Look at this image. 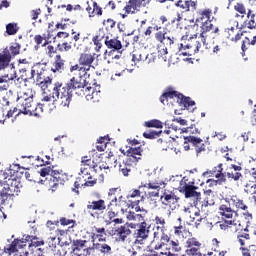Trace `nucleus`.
Listing matches in <instances>:
<instances>
[{
	"instance_id": "nucleus-1",
	"label": "nucleus",
	"mask_w": 256,
	"mask_h": 256,
	"mask_svg": "<svg viewBox=\"0 0 256 256\" xmlns=\"http://www.w3.org/2000/svg\"><path fill=\"white\" fill-rule=\"evenodd\" d=\"M213 22L211 20L202 22L201 33L198 40L197 38H189L184 44L181 43L179 46V51H181L184 57H193L196 53H204L206 51H211V45L207 43V33L213 31V33H219V28H214Z\"/></svg>"
},
{
	"instance_id": "nucleus-2",
	"label": "nucleus",
	"mask_w": 256,
	"mask_h": 256,
	"mask_svg": "<svg viewBox=\"0 0 256 256\" xmlns=\"http://www.w3.org/2000/svg\"><path fill=\"white\" fill-rule=\"evenodd\" d=\"M85 83H87V76L84 77L83 82H81V78L78 81L75 77L71 78L70 81L64 85L61 82H56L52 88V97L54 99H59L60 97V106L69 107L73 99V91H75V89H85Z\"/></svg>"
},
{
	"instance_id": "nucleus-3",
	"label": "nucleus",
	"mask_w": 256,
	"mask_h": 256,
	"mask_svg": "<svg viewBox=\"0 0 256 256\" xmlns=\"http://www.w3.org/2000/svg\"><path fill=\"white\" fill-rule=\"evenodd\" d=\"M119 207L120 205L114 204V202H109V204L106 205L105 200L99 199L88 201L86 209L92 217L97 218L99 217V215H101V213H104L107 210L108 220L106 221V225H111V221H113L115 217L119 215Z\"/></svg>"
},
{
	"instance_id": "nucleus-4",
	"label": "nucleus",
	"mask_w": 256,
	"mask_h": 256,
	"mask_svg": "<svg viewBox=\"0 0 256 256\" xmlns=\"http://www.w3.org/2000/svg\"><path fill=\"white\" fill-rule=\"evenodd\" d=\"M169 99H176L180 107H184L187 111H195V101L191 97H187L181 94V92L176 91L173 87L166 88V91L160 96V103L167 105Z\"/></svg>"
},
{
	"instance_id": "nucleus-5",
	"label": "nucleus",
	"mask_w": 256,
	"mask_h": 256,
	"mask_svg": "<svg viewBox=\"0 0 256 256\" xmlns=\"http://www.w3.org/2000/svg\"><path fill=\"white\" fill-rule=\"evenodd\" d=\"M143 154V149L141 148H131L126 150V158L119 162L118 171L124 177H129V173L133 171V167L141 161Z\"/></svg>"
},
{
	"instance_id": "nucleus-6",
	"label": "nucleus",
	"mask_w": 256,
	"mask_h": 256,
	"mask_svg": "<svg viewBox=\"0 0 256 256\" xmlns=\"http://www.w3.org/2000/svg\"><path fill=\"white\" fill-rule=\"evenodd\" d=\"M144 201L145 196H141L140 200H135L130 203V207L131 209H134V211L130 210L126 213L127 221H133L134 223H137L136 225H139V223H147L149 211L139 205Z\"/></svg>"
},
{
	"instance_id": "nucleus-7",
	"label": "nucleus",
	"mask_w": 256,
	"mask_h": 256,
	"mask_svg": "<svg viewBox=\"0 0 256 256\" xmlns=\"http://www.w3.org/2000/svg\"><path fill=\"white\" fill-rule=\"evenodd\" d=\"M21 183L17 179L9 178L3 183L0 182V205H5L9 197L21 192Z\"/></svg>"
},
{
	"instance_id": "nucleus-8",
	"label": "nucleus",
	"mask_w": 256,
	"mask_h": 256,
	"mask_svg": "<svg viewBox=\"0 0 256 256\" xmlns=\"http://www.w3.org/2000/svg\"><path fill=\"white\" fill-rule=\"evenodd\" d=\"M153 32H155V40L160 43V45L171 47V45L175 43V37L167 36V29L157 24H155L154 26H148L146 31L144 32V35L145 37H151V35H153Z\"/></svg>"
},
{
	"instance_id": "nucleus-9",
	"label": "nucleus",
	"mask_w": 256,
	"mask_h": 256,
	"mask_svg": "<svg viewBox=\"0 0 256 256\" xmlns=\"http://www.w3.org/2000/svg\"><path fill=\"white\" fill-rule=\"evenodd\" d=\"M19 112L16 115H29L34 117H41L43 114V104H35L33 102V97H28L22 100L19 104Z\"/></svg>"
},
{
	"instance_id": "nucleus-10",
	"label": "nucleus",
	"mask_w": 256,
	"mask_h": 256,
	"mask_svg": "<svg viewBox=\"0 0 256 256\" xmlns=\"http://www.w3.org/2000/svg\"><path fill=\"white\" fill-rule=\"evenodd\" d=\"M197 189H199V186L192 184L187 176H184L181 179L178 187V191L183 193L186 199H191V197H193L196 201H200L201 192H197Z\"/></svg>"
},
{
	"instance_id": "nucleus-11",
	"label": "nucleus",
	"mask_w": 256,
	"mask_h": 256,
	"mask_svg": "<svg viewBox=\"0 0 256 256\" xmlns=\"http://www.w3.org/2000/svg\"><path fill=\"white\" fill-rule=\"evenodd\" d=\"M184 248L186 256H207L201 252V249H203V244L196 237L186 239Z\"/></svg>"
},
{
	"instance_id": "nucleus-12",
	"label": "nucleus",
	"mask_w": 256,
	"mask_h": 256,
	"mask_svg": "<svg viewBox=\"0 0 256 256\" xmlns=\"http://www.w3.org/2000/svg\"><path fill=\"white\" fill-rule=\"evenodd\" d=\"M128 227H130V229H136V240L134 241V245H137L139 241H145V239H149V233H151V225H149L147 222L139 224L130 223Z\"/></svg>"
},
{
	"instance_id": "nucleus-13",
	"label": "nucleus",
	"mask_w": 256,
	"mask_h": 256,
	"mask_svg": "<svg viewBox=\"0 0 256 256\" xmlns=\"http://www.w3.org/2000/svg\"><path fill=\"white\" fill-rule=\"evenodd\" d=\"M36 83L44 93H47V91H49V87H51L53 83V78L49 76L46 70H42L37 73Z\"/></svg>"
},
{
	"instance_id": "nucleus-14",
	"label": "nucleus",
	"mask_w": 256,
	"mask_h": 256,
	"mask_svg": "<svg viewBox=\"0 0 256 256\" xmlns=\"http://www.w3.org/2000/svg\"><path fill=\"white\" fill-rule=\"evenodd\" d=\"M65 63L66 61L63 59V56H61V54H57L51 62L50 71H52V73L55 75L65 73L67 70V65Z\"/></svg>"
},
{
	"instance_id": "nucleus-15",
	"label": "nucleus",
	"mask_w": 256,
	"mask_h": 256,
	"mask_svg": "<svg viewBox=\"0 0 256 256\" xmlns=\"http://www.w3.org/2000/svg\"><path fill=\"white\" fill-rule=\"evenodd\" d=\"M186 141H189L193 147H195V151L197 155L199 153H203L209 149V142H204L203 139L195 137V136H186Z\"/></svg>"
},
{
	"instance_id": "nucleus-16",
	"label": "nucleus",
	"mask_w": 256,
	"mask_h": 256,
	"mask_svg": "<svg viewBox=\"0 0 256 256\" xmlns=\"http://www.w3.org/2000/svg\"><path fill=\"white\" fill-rule=\"evenodd\" d=\"M151 3V0H130L124 7L126 13H135L140 11L141 7H147Z\"/></svg>"
},
{
	"instance_id": "nucleus-17",
	"label": "nucleus",
	"mask_w": 256,
	"mask_h": 256,
	"mask_svg": "<svg viewBox=\"0 0 256 256\" xmlns=\"http://www.w3.org/2000/svg\"><path fill=\"white\" fill-rule=\"evenodd\" d=\"M94 61H95V54H91L87 52L81 53L78 59L79 65L83 66L86 72L91 71V67Z\"/></svg>"
},
{
	"instance_id": "nucleus-18",
	"label": "nucleus",
	"mask_w": 256,
	"mask_h": 256,
	"mask_svg": "<svg viewBox=\"0 0 256 256\" xmlns=\"http://www.w3.org/2000/svg\"><path fill=\"white\" fill-rule=\"evenodd\" d=\"M104 45L112 51H121L123 49V43L119 40V37H113V35H106L104 39Z\"/></svg>"
},
{
	"instance_id": "nucleus-19",
	"label": "nucleus",
	"mask_w": 256,
	"mask_h": 256,
	"mask_svg": "<svg viewBox=\"0 0 256 256\" xmlns=\"http://www.w3.org/2000/svg\"><path fill=\"white\" fill-rule=\"evenodd\" d=\"M0 53H7L8 54V63H11V59L13 57H17L21 53V44L14 42L11 43L9 47L0 49Z\"/></svg>"
},
{
	"instance_id": "nucleus-20",
	"label": "nucleus",
	"mask_w": 256,
	"mask_h": 256,
	"mask_svg": "<svg viewBox=\"0 0 256 256\" xmlns=\"http://www.w3.org/2000/svg\"><path fill=\"white\" fill-rule=\"evenodd\" d=\"M218 211L222 219H234V217H237V211L231 208V203L221 204Z\"/></svg>"
},
{
	"instance_id": "nucleus-21",
	"label": "nucleus",
	"mask_w": 256,
	"mask_h": 256,
	"mask_svg": "<svg viewBox=\"0 0 256 256\" xmlns=\"http://www.w3.org/2000/svg\"><path fill=\"white\" fill-rule=\"evenodd\" d=\"M160 201L162 202V205L171 207L172 205H177V203H179V197H177L175 193L167 192V190H165L163 195L160 197Z\"/></svg>"
},
{
	"instance_id": "nucleus-22",
	"label": "nucleus",
	"mask_w": 256,
	"mask_h": 256,
	"mask_svg": "<svg viewBox=\"0 0 256 256\" xmlns=\"http://www.w3.org/2000/svg\"><path fill=\"white\" fill-rule=\"evenodd\" d=\"M226 203H231V205H233V207H235V209L237 211H248L249 210V206H247V204L245 203V201L243 199H241L239 196H231V198L225 199Z\"/></svg>"
},
{
	"instance_id": "nucleus-23",
	"label": "nucleus",
	"mask_w": 256,
	"mask_h": 256,
	"mask_svg": "<svg viewBox=\"0 0 256 256\" xmlns=\"http://www.w3.org/2000/svg\"><path fill=\"white\" fill-rule=\"evenodd\" d=\"M98 239L100 243L107 241V232L105 231V227L97 228L93 227L91 232V240L92 243H95V240Z\"/></svg>"
},
{
	"instance_id": "nucleus-24",
	"label": "nucleus",
	"mask_w": 256,
	"mask_h": 256,
	"mask_svg": "<svg viewBox=\"0 0 256 256\" xmlns=\"http://www.w3.org/2000/svg\"><path fill=\"white\" fill-rule=\"evenodd\" d=\"M114 235L116 237V241H124L127 240V237L131 235V229L128 226L122 225L114 230Z\"/></svg>"
},
{
	"instance_id": "nucleus-25",
	"label": "nucleus",
	"mask_w": 256,
	"mask_h": 256,
	"mask_svg": "<svg viewBox=\"0 0 256 256\" xmlns=\"http://www.w3.org/2000/svg\"><path fill=\"white\" fill-rule=\"evenodd\" d=\"M19 73H20V81H24V83L31 81V79H34L35 77V70L33 68L21 67L19 69Z\"/></svg>"
},
{
	"instance_id": "nucleus-26",
	"label": "nucleus",
	"mask_w": 256,
	"mask_h": 256,
	"mask_svg": "<svg viewBox=\"0 0 256 256\" xmlns=\"http://www.w3.org/2000/svg\"><path fill=\"white\" fill-rule=\"evenodd\" d=\"M203 175H208L209 177H215V179H227L225 174L223 173V164H218L210 171H206Z\"/></svg>"
},
{
	"instance_id": "nucleus-27",
	"label": "nucleus",
	"mask_w": 256,
	"mask_h": 256,
	"mask_svg": "<svg viewBox=\"0 0 256 256\" xmlns=\"http://www.w3.org/2000/svg\"><path fill=\"white\" fill-rule=\"evenodd\" d=\"M71 35L73 36V41H75L74 43V47H76L77 49H81L82 47H87V45H89L90 40L89 37L85 36L82 38L81 43H79V39H81V33L80 32H75V30H72Z\"/></svg>"
},
{
	"instance_id": "nucleus-28",
	"label": "nucleus",
	"mask_w": 256,
	"mask_h": 256,
	"mask_svg": "<svg viewBox=\"0 0 256 256\" xmlns=\"http://www.w3.org/2000/svg\"><path fill=\"white\" fill-rule=\"evenodd\" d=\"M244 27L247 29L256 28V14L255 11L248 9L246 14V19L244 20Z\"/></svg>"
},
{
	"instance_id": "nucleus-29",
	"label": "nucleus",
	"mask_w": 256,
	"mask_h": 256,
	"mask_svg": "<svg viewBox=\"0 0 256 256\" xmlns=\"http://www.w3.org/2000/svg\"><path fill=\"white\" fill-rule=\"evenodd\" d=\"M95 48L94 50L96 53H99L101 51V48L103 47V43H105V33L103 31H99L92 39Z\"/></svg>"
},
{
	"instance_id": "nucleus-30",
	"label": "nucleus",
	"mask_w": 256,
	"mask_h": 256,
	"mask_svg": "<svg viewBox=\"0 0 256 256\" xmlns=\"http://www.w3.org/2000/svg\"><path fill=\"white\" fill-rule=\"evenodd\" d=\"M97 164L92 163V164H84L81 165L80 168V173L82 175V177H84L85 175H91V174H97Z\"/></svg>"
},
{
	"instance_id": "nucleus-31",
	"label": "nucleus",
	"mask_w": 256,
	"mask_h": 256,
	"mask_svg": "<svg viewBox=\"0 0 256 256\" xmlns=\"http://www.w3.org/2000/svg\"><path fill=\"white\" fill-rule=\"evenodd\" d=\"M197 19L196 21L198 22H205V21H211V16L213 15V10L207 8V9H203V10H199L197 12Z\"/></svg>"
},
{
	"instance_id": "nucleus-32",
	"label": "nucleus",
	"mask_w": 256,
	"mask_h": 256,
	"mask_svg": "<svg viewBox=\"0 0 256 256\" xmlns=\"http://www.w3.org/2000/svg\"><path fill=\"white\" fill-rule=\"evenodd\" d=\"M50 181H53V187H56V185H63L65 183V179H63V173H61L59 170H52Z\"/></svg>"
},
{
	"instance_id": "nucleus-33",
	"label": "nucleus",
	"mask_w": 256,
	"mask_h": 256,
	"mask_svg": "<svg viewBox=\"0 0 256 256\" xmlns=\"http://www.w3.org/2000/svg\"><path fill=\"white\" fill-rule=\"evenodd\" d=\"M122 191L123 190L120 186L116 188H110L108 191V197H110L111 199L110 203H114V205H119V203H117V197L121 195Z\"/></svg>"
},
{
	"instance_id": "nucleus-34",
	"label": "nucleus",
	"mask_w": 256,
	"mask_h": 256,
	"mask_svg": "<svg viewBox=\"0 0 256 256\" xmlns=\"http://www.w3.org/2000/svg\"><path fill=\"white\" fill-rule=\"evenodd\" d=\"M25 241H28V242L30 241L29 247L37 248V247H43V245H45V241L39 239L36 236L27 235L25 237Z\"/></svg>"
},
{
	"instance_id": "nucleus-35",
	"label": "nucleus",
	"mask_w": 256,
	"mask_h": 256,
	"mask_svg": "<svg viewBox=\"0 0 256 256\" xmlns=\"http://www.w3.org/2000/svg\"><path fill=\"white\" fill-rule=\"evenodd\" d=\"M248 229H245L244 232H240L237 236L238 243L241 247H245L247 245V241H251V235L248 233Z\"/></svg>"
},
{
	"instance_id": "nucleus-36",
	"label": "nucleus",
	"mask_w": 256,
	"mask_h": 256,
	"mask_svg": "<svg viewBox=\"0 0 256 256\" xmlns=\"http://www.w3.org/2000/svg\"><path fill=\"white\" fill-rule=\"evenodd\" d=\"M155 224L157 231H160V233H165V231H167V227H165V225H167V222L165 221V218L162 216H156L155 219Z\"/></svg>"
},
{
	"instance_id": "nucleus-37",
	"label": "nucleus",
	"mask_w": 256,
	"mask_h": 256,
	"mask_svg": "<svg viewBox=\"0 0 256 256\" xmlns=\"http://www.w3.org/2000/svg\"><path fill=\"white\" fill-rule=\"evenodd\" d=\"M95 175L97 174L93 173V174L82 176L85 181L84 183L85 187H95V185H97V177Z\"/></svg>"
},
{
	"instance_id": "nucleus-38",
	"label": "nucleus",
	"mask_w": 256,
	"mask_h": 256,
	"mask_svg": "<svg viewBox=\"0 0 256 256\" xmlns=\"http://www.w3.org/2000/svg\"><path fill=\"white\" fill-rule=\"evenodd\" d=\"M87 240H81V239H76L72 241V246L71 249L72 251H81V249H85L87 247Z\"/></svg>"
},
{
	"instance_id": "nucleus-39",
	"label": "nucleus",
	"mask_w": 256,
	"mask_h": 256,
	"mask_svg": "<svg viewBox=\"0 0 256 256\" xmlns=\"http://www.w3.org/2000/svg\"><path fill=\"white\" fill-rule=\"evenodd\" d=\"M241 37H243V32L237 31L235 28L228 29V39L230 41H240Z\"/></svg>"
},
{
	"instance_id": "nucleus-40",
	"label": "nucleus",
	"mask_w": 256,
	"mask_h": 256,
	"mask_svg": "<svg viewBox=\"0 0 256 256\" xmlns=\"http://www.w3.org/2000/svg\"><path fill=\"white\" fill-rule=\"evenodd\" d=\"M9 65V54L7 52H0V71H5Z\"/></svg>"
},
{
	"instance_id": "nucleus-41",
	"label": "nucleus",
	"mask_w": 256,
	"mask_h": 256,
	"mask_svg": "<svg viewBox=\"0 0 256 256\" xmlns=\"http://www.w3.org/2000/svg\"><path fill=\"white\" fill-rule=\"evenodd\" d=\"M178 221L179 225L173 227L174 235H176V237H183V234L187 233V227L185 224L181 223V218H178Z\"/></svg>"
},
{
	"instance_id": "nucleus-42",
	"label": "nucleus",
	"mask_w": 256,
	"mask_h": 256,
	"mask_svg": "<svg viewBox=\"0 0 256 256\" xmlns=\"http://www.w3.org/2000/svg\"><path fill=\"white\" fill-rule=\"evenodd\" d=\"M83 251L86 256H103L101 255V253H99V250L97 249V244L95 242H93L92 247H86Z\"/></svg>"
},
{
	"instance_id": "nucleus-43",
	"label": "nucleus",
	"mask_w": 256,
	"mask_h": 256,
	"mask_svg": "<svg viewBox=\"0 0 256 256\" xmlns=\"http://www.w3.org/2000/svg\"><path fill=\"white\" fill-rule=\"evenodd\" d=\"M251 45H256V36H253L252 40L249 39V37H245L243 39L242 45H241L242 53H245V51H247V49H249Z\"/></svg>"
},
{
	"instance_id": "nucleus-44",
	"label": "nucleus",
	"mask_w": 256,
	"mask_h": 256,
	"mask_svg": "<svg viewBox=\"0 0 256 256\" xmlns=\"http://www.w3.org/2000/svg\"><path fill=\"white\" fill-rule=\"evenodd\" d=\"M10 102L7 99L0 100V123L5 119V111L9 108Z\"/></svg>"
},
{
	"instance_id": "nucleus-45",
	"label": "nucleus",
	"mask_w": 256,
	"mask_h": 256,
	"mask_svg": "<svg viewBox=\"0 0 256 256\" xmlns=\"http://www.w3.org/2000/svg\"><path fill=\"white\" fill-rule=\"evenodd\" d=\"M144 127L154 128V129H163V122H161V120L152 119V120L146 121L144 123Z\"/></svg>"
},
{
	"instance_id": "nucleus-46",
	"label": "nucleus",
	"mask_w": 256,
	"mask_h": 256,
	"mask_svg": "<svg viewBox=\"0 0 256 256\" xmlns=\"http://www.w3.org/2000/svg\"><path fill=\"white\" fill-rule=\"evenodd\" d=\"M17 242L14 240L11 242V244H8L7 246L4 247V253L6 255H13V253H17Z\"/></svg>"
},
{
	"instance_id": "nucleus-47",
	"label": "nucleus",
	"mask_w": 256,
	"mask_h": 256,
	"mask_svg": "<svg viewBox=\"0 0 256 256\" xmlns=\"http://www.w3.org/2000/svg\"><path fill=\"white\" fill-rule=\"evenodd\" d=\"M242 256H251L252 253H256V245H249L248 247H240Z\"/></svg>"
},
{
	"instance_id": "nucleus-48",
	"label": "nucleus",
	"mask_w": 256,
	"mask_h": 256,
	"mask_svg": "<svg viewBox=\"0 0 256 256\" xmlns=\"http://www.w3.org/2000/svg\"><path fill=\"white\" fill-rule=\"evenodd\" d=\"M96 247L100 255H107V253H111V246L108 244L96 243Z\"/></svg>"
},
{
	"instance_id": "nucleus-49",
	"label": "nucleus",
	"mask_w": 256,
	"mask_h": 256,
	"mask_svg": "<svg viewBox=\"0 0 256 256\" xmlns=\"http://www.w3.org/2000/svg\"><path fill=\"white\" fill-rule=\"evenodd\" d=\"M19 31V26L17 23H9L6 25V33L7 35H17Z\"/></svg>"
},
{
	"instance_id": "nucleus-50",
	"label": "nucleus",
	"mask_w": 256,
	"mask_h": 256,
	"mask_svg": "<svg viewBox=\"0 0 256 256\" xmlns=\"http://www.w3.org/2000/svg\"><path fill=\"white\" fill-rule=\"evenodd\" d=\"M147 52L145 50H139V51H135L133 56H132V60L133 61H145Z\"/></svg>"
},
{
	"instance_id": "nucleus-51",
	"label": "nucleus",
	"mask_w": 256,
	"mask_h": 256,
	"mask_svg": "<svg viewBox=\"0 0 256 256\" xmlns=\"http://www.w3.org/2000/svg\"><path fill=\"white\" fill-rule=\"evenodd\" d=\"M161 133H163V131H155V130H150L148 132H144L143 133V137L145 139H157V137L161 136Z\"/></svg>"
},
{
	"instance_id": "nucleus-52",
	"label": "nucleus",
	"mask_w": 256,
	"mask_h": 256,
	"mask_svg": "<svg viewBox=\"0 0 256 256\" xmlns=\"http://www.w3.org/2000/svg\"><path fill=\"white\" fill-rule=\"evenodd\" d=\"M235 11H237V13H240L236 15V17H245V15H247V8H245V5H243L242 3H237L234 6Z\"/></svg>"
},
{
	"instance_id": "nucleus-53",
	"label": "nucleus",
	"mask_w": 256,
	"mask_h": 256,
	"mask_svg": "<svg viewBox=\"0 0 256 256\" xmlns=\"http://www.w3.org/2000/svg\"><path fill=\"white\" fill-rule=\"evenodd\" d=\"M202 221H206V218L201 216V212H195L194 217L192 218V223L196 225V227H199L201 225Z\"/></svg>"
},
{
	"instance_id": "nucleus-54",
	"label": "nucleus",
	"mask_w": 256,
	"mask_h": 256,
	"mask_svg": "<svg viewBox=\"0 0 256 256\" xmlns=\"http://www.w3.org/2000/svg\"><path fill=\"white\" fill-rule=\"evenodd\" d=\"M210 49H212L213 55H216L217 57H221V55H223L225 53V48H223V46L219 45V44H217L213 47L211 46Z\"/></svg>"
},
{
	"instance_id": "nucleus-55",
	"label": "nucleus",
	"mask_w": 256,
	"mask_h": 256,
	"mask_svg": "<svg viewBox=\"0 0 256 256\" xmlns=\"http://www.w3.org/2000/svg\"><path fill=\"white\" fill-rule=\"evenodd\" d=\"M58 51H71V49H73V42H64L62 44H58L57 45Z\"/></svg>"
},
{
	"instance_id": "nucleus-56",
	"label": "nucleus",
	"mask_w": 256,
	"mask_h": 256,
	"mask_svg": "<svg viewBox=\"0 0 256 256\" xmlns=\"http://www.w3.org/2000/svg\"><path fill=\"white\" fill-rule=\"evenodd\" d=\"M227 182V178H216L215 179H208L207 183H210V187H215L217 185H223V183Z\"/></svg>"
},
{
	"instance_id": "nucleus-57",
	"label": "nucleus",
	"mask_w": 256,
	"mask_h": 256,
	"mask_svg": "<svg viewBox=\"0 0 256 256\" xmlns=\"http://www.w3.org/2000/svg\"><path fill=\"white\" fill-rule=\"evenodd\" d=\"M226 176L228 177V179H233V181H239V179L243 177V174H241V172L232 170L231 172H227Z\"/></svg>"
},
{
	"instance_id": "nucleus-58",
	"label": "nucleus",
	"mask_w": 256,
	"mask_h": 256,
	"mask_svg": "<svg viewBox=\"0 0 256 256\" xmlns=\"http://www.w3.org/2000/svg\"><path fill=\"white\" fill-rule=\"evenodd\" d=\"M141 189H143V187H139V189H134L132 191L129 192V194L127 195V199H135L136 197H144L143 195H141Z\"/></svg>"
},
{
	"instance_id": "nucleus-59",
	"label": "nucleus",
	"mask_w": 256,
	"mask_h": 256,
	"mask_svg": "<svg viewBox=\"0 0 256 256\" xmlns=\"http://www.w3.org/2000/svg\"><path fill=\"white\" fill-rule=\"evenodd\" d=\"M234 221L224 220L219 222V227L222 231H229L231 229V225H233Z\"/></svg>"
},
{
	"instance_id": "nucleus-60",
	"label": "nucleus",
	"mask_w": 256,
	"mask_h": 256,
	"mask_svg": "<svg viewBox=\"0 0 256 256\" xmlns=\"http://www.w3.org/2000/svg\"><path fill=\"white\" fill-rule=\"evenodd\" d=\"M176 7H180V9H183L186 12L191 11V8L189 6V0H185V1L179 0L176 3Z\"/></svg>"
},
{
	"instance_id": "nucleus-61",
	"label": "nucleus",
	"mask_w": 256,
	"mask_h": 256,
	"mask_svg": "<svg viewBox=\"0 0 256 256\" xmlns=\"http://www.w3.org/2000/svg\"><path fill=\"white\" fill-rule=\"evenodd\" d=\"M53 173V168L51 166H44L42 169H40V176L41 177H51V174Z\"/></svg>"
},
{
	"instance_id": "nucleus-62",
	"label": "nucleus",
	"mask_w": 256,
	"mask_h": 256,
	"mask_svg": "<svg viewBox=\"0 0 256 256\" xmlns=\"http://www.w3.org/2000/svg\"><path fill=\"white\" fill-rule=\"evenodd\" d=\"M70 71L71 73H73V71H81L82 73H84L83 77H89V74H87V71L85 70V68L80 64H75L74 66H71Z\"/></svg>"
},
{
	"instance_id": "nucleus-63",
	"label": "nucleus",
	"mask_w": 256,
	"mask_h": 256,
	"mask_svg": "<svg viewBox=\"0 0 256 256\" xmlns=\"http://www.w3.org/2000/svg\"><path fill=\"white\" fill-rule=\"evenodd\" d=\"M161 185H164V187L167 185L164 181H155L148 183V189H159Z\"/></svg>"
},
{
	"instance_id": "nucleus-64",
	"label": "nucleus",
	"mask_w": 256,
	"mask_h": 256,
	"mask_svg": "<svg viewBox=\"0 0 256 256\" xmlns=\"http://www.w3.org/2000/svg\"><path fill=\"white\" fill-rule=\"evenodd\" d=\"M103 25H105L106 29H114L117 22L111 18H108L107 20L103 21Z\"/></svg>"
}]
</instances>
